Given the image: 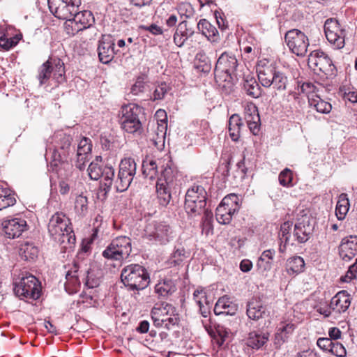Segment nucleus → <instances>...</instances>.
I'll return each instance as SVG.
<instances>
[{"label": "nucleus", "mask_w": 357, "mask_h": 357, "mask_svg": "<svg viewBox=\"0 0 357 357\" xmlns=\"http://www.w3.org/2000/svg\"><path fill=\"white\" fill-rule=\"evenodd\" d=\"M55 144L53 149L49 148L50 153V167L52 172H56L59 177H68L71 174L72 165L69 159L75 151L73 143V137L65 133L54 135Z\"/></svg>", "instance_id": "f257e3e1"}, {"label": "nucleus", "mask_w": 357, "mask_h": 357, "mask_svg": "<svg viewBox=\"0 0 357 357\" xmlns=\"http://www.w3.org/2000/svg\"><path fill=\"white\" fill-rule=\"evenodd\" d=\"M48 231L53 239L63 245L71 248L75 244L76 238L70 220L63 213H56L52 216L48 224Z\"/></svg>", "instance_id": "f03ea898"}, {"label": "nucleus", "mask_w": 357, "mask_h": 357, "mask_svg": "<svg viewBox=\"0 0 357 357\" xmlns=\"http://www.w3.org/2000/svg\"><path fill=\"white\" fill-rule=\"evenodd\" d=\"M151 317L154 326L160 328L164 326L167 330L178 326L180 322L176 308L166 302L155 303L151 310Z\"/></svg>", "instance_id": "7ed1b4c3"}, {"label": "nucleus", "mask_w": 357, "mask_h": 357, "mask_svg": "<svg viewBox=\"0 0 357 357\" xmlns=\"http://www.w3.org/2000/svg\"><path fill=\"white\" fill-rule=\"evenodd\" d=\"M121 279L123 284L130 290L144 289L150 282L146 269L137 264L125 266L121 271Z\"/></svg>", "instance_id": "20e7f679"}, {"label": "nucleus", "mask_w": 357, "mask_h": 357, "mask_svg": "<svg viewBox=\"0 0 357 357\" xmlns=\"http://www.w3.org/2000/svg\"><path fill=\"white\" fill-rule=\"evenodd\" d=\"M142 114L143 108L136 104L122 106L119 114L121 128L128 133H141L142 123L140 117Z\"/></svg>", "instance_id": "39448f33"}, {"label": "nucleus", "mask_w": 357, "mask_h": 357, "mask_svg": "<svg viewBox=\"0 0 357 357\" xmlns=\"http://www.w3.org/2000/svg\"><path fill=\"white\" fill-rule=\"evenodd\" d=\"M13 285L14 293L20 299L37 300L40 296V282L32 274L22 273L19 281L15 280Z\"/></svg>", "instance_id": "423d86ee"}, {"label": "nucleus", "mask_w": 357, "mask_h": 357, "mask_svg": "<svg viewBox=\"0 0 357 357\" xmlns=\"http://www.w3.org/2000/svg\"><path fill=\"white\" fill-rule=\"evenodd\" d=\"M40 85L46 84L50 78L60 84L66 80L64 63L59 58H50L38 68L37 76Z\"/></svg>", "instance_id": "0eeeda50"}, {"label": "nucleus", "mask_w": 357, "mask_h": 357, "mask_svg": "<svg viewBox=\"0 0 357 357\" xmlns=\"http://www.w3.org/2000/svg\"><path fill=\"white\" fill-rule=\"evenodd\" d=\"M307 64L315 74L323 77L328 78L335 75V67L332 60L320 50H314L309 54Z\"/></svg>", "instance_id": "6e6552de"}, {"label": "nucleus", "mask_w": 357, "mask_h": 357, "mask_svg": "<svg viewBox=\"0 0 357 357\" xmlns=\"http://www.w3.org/2000/svg\"><path fill=\"white\" fill-rule=\"evenodd\" d=\"M146 238L159 245H167L174 237L172 227L165 222H154L146 225L144 230Z\"/></svg>", "instance_id": "1a4fd4ad"}, {"label": "nucleus", "mask_w": 357, "mask_h": 357, "mask_svg": "<svg viewBox=\"0 0 357 357\" xmlns=\"http://www.w3.org/2000/svg\"><path fill=\"white\" fill-rule=\"evenodd\" d=\"M137 172V164L132 158H125L120 162L119 172L114 181L118 192L126 191L130 185Z\"/></svg>", "instance_id": "9d476101"}, {"label": "nucleus", "mask_w": 357, "mask_h": 357, "mask_svg": "<svg viewBox=\"0 0 357 357\" xmlns=\"http://www.w3.org/2000/svg\"><path fill=\"white\" fill-rule=\"evenodd\" d=\"M206 204V192L200 185L192 186L188 189L185 198V209L188 214L199 215Z\"/></svg>", "instance_id": "9b49d317"}, {"label": "nucleus", "mask_w": 357, "mask_h": 357, "mask_svg": "<svg viewBox=\"0 0 357 357\" xmlns=\"http://www.w3.org/2000/svg\"><path fill=\"white\" fill-rule=\"evenodd\" d=\"M131 251V239L126 236H120L112 241L103 251L102 256L108 259L120 261L128 258Z\"/></svg>", "instance_id": "f8f14e48"}, {"label": "nucleus", "mask_w": 357, "mask_h": 357, "mask_svg": "<svg viewBox=\"0 0 357 357\" xmlns=\"http://www.w3.org/2000/svg\"><path fill=\"white\" fill-rule=\"evenodd\" d=\"M240 199L236 194H229L225 196L218 205L215 211L218 222L220 224H229L232 216L240 208Z\"/></svg>", "instance_id": "ddd939ff"}, {"label": "nucleus", "mask_w": 357, "mask_h": 357, "mask_svg": "<svg viewBox=\"0 0 357 357\" xmlns=\"http://www.w3.org/2000/svg\"><path fill=\"white\" fill-rule=\"evenodd\" d=\"M238 66V61L231 53L223 52L218 58L214 69L217 82L228 81L235 73Z\"/></svg>", "instance_id": "4468645a"}, {"label": "nucleus", "mask_w": 357, "mask_h": 357, "mask_svg": "<svg viewBox=\"0 0 357 357\" xmlns=\"http://www.w3.org/2000/svg\"><path fill=\"white\" fill-rule=\"evenodd\" d=\"M284 40L290 51L298 56H304L309 47L310 43L307 36L297 29H292L287 31Z\"/></svg>", "instance_id": "2eb2a0df"}, {"label": "nucleus", "mask_w": 357, "mask_h": 357, "mask_svg": "<svg viewBox=\"0 0 357 357\" xmlns=\"http://www.w3.org/2000/svg\"><path fill=\"white\" fill-rule=\"evenodd\" d=\"M324 28L326 39L335 49L340 50L344 47L346 31L337 20L327 19Z\"/></svg>", "instance_id": "dca6fc26"}, {"label": "nucleus", "mask_w": 357, "mask_h": 357, "mask_svg": "<svg viewBox=\"0 0 357 357\" xmlns=\"http://www.w3.org/2000/svg\"><path fill=\"white\" fill-rule=\"evenodd\" d=\"M50 12L59 19L71 17L81 4L80 0H47Z\"/></svg>", "instance_id": "f3484780"}, {"label": "nucleus", "mask_w": 357, "mask_h": 357, "mask_svg": "<svg viewBox=\"0 0 357 357\" xmlns=\"http://www.w3.org/2000/svg\"><path fill=\"white\" fill-rule=\"evenodd\" d=\"M277 72L275 66L266 59L260 60L257 63V73L258 79L265 88L271 86L273 79Z\"/></svg>", "instance_id": "a211bd4d"}, {"label": "nucleus", "mask_w": 357, "mask_h": 357, "mask_svg": "<svg viewBox=\"0 0 357 357\" xmlns=\"http://www.w3.org/2000/svg\"><path fill=\"white\" fill-rule=\"evenodd\" d=\"M3 231L6 237L15 238L22 235L27 229L26 221L21 218H14L3 220L2 222Z\"/></svg>", "instance_id": "6ab92c4d"}, {"label": "nucleus", "mask_w": 357, "mask_h": 357, "mask_svg": "<svg viewBox=\"0 0 357 357\" xmlns=\"http://www.w3.org/2000/svg\"><path fill=\"white\" fill-rule=\"evenodd\" d=\"M114 46L115 43L110 36H102L98 46V58L101 63L107 64L113 60L116 54Z\"/></svg>", "instance_id": "aec40b11"}, {"label": "nucleus", "mask_w": 357, "mask_h": 357, "mask_svg": "<svg viewBox=\"0 0 357 357\" xmlns=\"http://www.w3.org/2000/svg\"><path fill=\"white\" fill-rule=\"evenodd\" d=\"M92 150V144L90 139L83 137L79 142L77 149V160L75 166L79 170H83L86 162L89 161Z\"/></svg>", "instance_id": "412c9836"}, {"label": "nucleus", "mask_w": 357, "mask_h": 357, "mask_svg": "<svg viewBox=\"0 0 357 357\" xmlns=\"http://www.w3.org/2000/svg\"><path fill=\"white\" fill-rule=\"evenodd\" d=\"M351 302V295L346 290H342L331 298L330 308L335 313H344L349 309Z\"/></svg>", "instance_id": "4be33fe9"}, {"label": "nucleus", "mask_w": 357, "mask_h": 357, "mask_svg": "<svg viewBox=\"0 0 357 357\" xmlns=\"http://www.w3.org/2000/svg\"><path fill=\"white\" fill-rule=\"evenodd\" d=\"M247 315L249 319L258 321L268 317L269 312L259 298H252L247 304Z\"/></svg>", "instance_id": "5701e85b"}, {"label": "nucleus", "mask_w": 357, "mask_h": 357, "mask_svg": "<svg viewBox=\"0 0 357 357\" xmlns=\"http://www.w3.org/2000/svg\"><path fill=\"white\" fill-rule=\"evenodd\" d=\"M340 257L344 261H349L357 254V236H350L342 240L339 247Z\"/></svg>", "instance_id": "b1692460"}, {"label": "nucleus", "mask_w": 357, "mask_h": 357, "mask_svg": "<svg viewBox=\"0 0 357 357\" xmlns=\"http://www.w3.org/2000/svg\"><path fill=\"white\" fill-rule=\"evenodd\" d=\"M295 328L296 324L291 321H282L278 325L275 335V344L280 345L286 342Z\"/></svg>", "instance_id": "393cba45"}, {"label": "nucleus", "mask_w": 357, "mask_h": 357, "mask_svg": "<svg viewBox=\"0 0 357 357\" xmlns=\"http://www.w3.org/2000/svg\"><path fill=\"white\" fill-rule=\"evenodd\" d=\"M269 333L259 331L250 332L246 339L248 347L259 349L262 347L268 340Z\"/></svg>", "instance_id": "a878e982"}, {"label": "nucleus", "mask_w": 357, "mask_h": 357, "mask_svg": "<svg viewBox=\"0 0 357 357\" xmlns=\"http://www.w3.org/2000/svg\"><path fill=\"white\" fill-rule=\"evenodd\" d=\"M312 228L309 222H300L294 225V236L299 243H305L310 237Z\"/></svg>", "instance_id": "bb28decb"}, {"label": "nucleus", "mask_w": 357, "mask_h": 357, "mask_svg": "<svg viewBox=\"0 0 357 357\" xmlns=\"http://www.w3.org/2000/svg\"><path fill=\"white\" fill-rule=\"evenodd\" d=\"M193 298L202 315L207 317L211 312V303L208 301L206 292L203 289H196L193 293Z\"/></svg>", "instance_id": "cd10ccee"}, {"label": "nucleus", "mask_w": 357, "mask_h": 357, "mask_svg": "<svg viewBox=\"0 0 357 357\" xmlns=\"http://www.w3.org/2000/svg\"><path fill=\"white\" fill-rule=\"evenodd\" d=\"M176 291L175 282L169 278L160 280L155 286V292L159 297H167Z\"/></svg>", "instance_id": "c85d7f7f"}, {"label": "nucleus", "mask_w": 357, "mask_h": 357, "mask_svg": "<svg viewBox=\"0 0 357 357\" xmlns=\"http://www.w3.org/2000/svg\"><path fill=\"white\" fill-rule=\"evenodd\" d=\"M197 29L201 33L211 42H217L219 40L218 31L206 19H202L197 23Z\"/></svg>", "instance_id": "c756f323"}, {"label": "nucleus", "mask_w": 357, "mask_h": 357, "mask_svg": "<svg viewBox=\"0 0 357 357\" xmlns=\"http://www.w3.org/2000/svg\"><path fill=\"white\" fill-rule=\"evenodd\" d=\"M243 88L245 93L253 98H257L261 95V88L253 76H245Z\"/></svg>", "instance_id": "7c9ffc66"}, {"label": "nucleus", "mask_w": 357, "mask_h": 357, "mask_svg": "<svg viewBox=\"0 0 357 357\" xmlns=\"http://www.w3.org/2000/svg\"><path fill=\"white\" fill-rule=\"evenodd\" d=\"M305 265L303 258L294 256L287 260L285 270L289 275H296L304 271Z\"/></svg>", "instance_id": "2f4dec72"}, {"label": "nucleus", "mask_w": 357, "mask_h": 357, "mask_svg": "<svg viewBox=\"0 0 357 357\" xmlns=\"http://www.w3.org/2000/svg\"><path fill=\"white\" fill-rule=\"evenodd\" d=\"M243 127L241 118L238 114H232L229 119V134L234 142H237L241 137V131Z\"/></svg>", "instance_id": "473e14b6"}, {"label": "nucleus", "mask_w": 357, "mask_h": 357, "mask_svg": "<svg viewBox=\"0 0 357 357\" xmlns=\"http://www.w3.org/2000/svg\"><path fill=\"white\" fill-rule=\"evenodd\" d=\"M170 185L165 184L162 179H159L156 183V193L159 203L162 206H167L172 198Z\"/></svg>", "instance_id": "72a5a7b5"}, {"label": "nucleus", "mask_w": 357, "mask_h": 357, "mask_svg": "<svg viewBox=\"0 0 357 357\" xmlns=\"http://www.w3.org/2000/svg\"><path fill=\"white\" fill-rule=\"evenodd\" d=\"M19 255L25 261L34 260L38 257V249L33 243L25 242L20 245Z\"/></svg>", "instance_id": "f704fd0d"}, {"label": "nucleus", "mask_w": 357, "mask_h": 357, "mask_svg": "<svg viewBox=\"0 0 357 357\" xmlns=\"http://www.w3.org/2000/svg\"><path fill=\"white\" fill-rule=\"evenodd\" d=\"M78 10L79 7H77V12L73 14L72 17L76 20L79 27L84 31L91 25V22H93V17L89 11L79 12Z\"/></svg>", "instance_id": "c9c22d12"}, {"label": "nucleus", "mask_w": 357, "mask_h": 357, "mask_svg": "<svg viewBox=\"0 0 357 357\" xmlns=\"http://www.w3.org/2000/svg\"><path fill=\"white\" fill-rule=\"evenodd\" d=\"M309 105L321 114H328L332 109V105L329 102L325 101L321 98V94L314 98H310Z\"/></svg>", "instance_id": "e433bc0d"}, {"label": "nucleus", "mask_w": 357, "mask_h": 357, "mask_svg": "<svg viewBox=\"0 0 357 357\" xmlns=\"http://www.w3.org/2000/svg\"><path fill=\"white\" fill-rule=\"evenodd\" d=\"M349 208V201L346 193H342L338 197L335 208V215L338 220H342L345 218Z\"/></svg>", "instance_id": "4c0bfd02"}, {"label": "nucleus", "mask_w": 357, "mask_h": 357, "mask_svg": "<svg viewBox=\"0 0 357 357\" xmlns=\"http://www.w3.org/2000/svg\"><path fill=\"white\" fill-rule=\"evenodd\" d=\"M114 169L112 166H105L102 170V185L104 186L105 192L110 190L112 184L114 185Z\"/></svg>", "instance_id": "58836bf2"}, {"label": "nucleus", "mask_w": 357, "mask_h": 357, "mask_svg": "<svg viewBox=\"0 0 357 357\" xmlns=\"http://www.w3.org/2000/svg\"><path fill=\"white\" fill-rule=\"evenodd\" d=\"M301 91L305 93L310 101V98H314L317 95L320 94V91H323V87L320 84H314L311 82H304L300 86Z\"/></svg>", "instance_id": "ea45409f"}, {"label": "nucleus", "mask_w": 357, "mask_h": 357, "mask_svg": "<svg viewBox=\"0 0 357 357\" xmlns=\"http://www.w3.org/2000/svg\"><path fill=\"white\" fill-rule=\"evenodd\" d=\"M275 254V251L273 249L264 250L257 261V266L264 271H269L272 267V260Z\"/></svg>", "instance_id": "a19ab883"}, {"label": "nucleus", "mask_w": 357, "mask_h": 357, "mask_svg": "<svg viewBox=\"0 0 357 357\" xmlns=\"http://www.w3.org/2000/svg\"><path fill=\"white\" fill-rule=\"evenodd\" d=\"M142 174L145 178L155 179L158 175V165L155 160L146 159L142 162Z\"/></svg>", "instance_id": "79ce46f5"}, {"label": "nucleus", "mask_w": 357, "mask_h": 357, "mask_svg": "<svg viewBox=\"0 0 357 357\" xmlns=\"http://www.w3.org/2000/svg\"><path fill=\"white\" fill-rule=\"evenodd\" d=\"M185 30L186 20H183L178 24L174 34V43L179 47H182L187 40Z\"/></svg>", "instance_id": "37998d69"}, {"label": "nucleus", "mask_w": 357, "mask_h": 357, "mask_svg": "<svg viewBox=\"0 0 357 357\" xmlns=\"http://www.w3.org/2000/svg\"><path fill=\"white\" fill-rule=\"evenodd\" d=\"M177 175V171L175 168L167 165L161 172L160 176L158 178L162 179V182L167 185H172Z\"/></svg>", "instance_id": "c03bdc74"}, {"label": "nucleus", "mask_w": 357, "mask_h": 357, "mask_svg": "<svg viewBox=\"0 0 357 357\" xmlns=\"http://www.w3.org/2000/svg\"><path fill=\"white\" fill-rule=\"evenodd\" d=\"M288 82L289 79L287 76L284 73L278 70L273 79L271 86L278 91H284L287 87Z\"/></svg>", "instance_id": "a18cd8bd"}, {"label": "nucleus", "mask_w": 357, "mask_h": 357, "mask_svg": "<svg viewBox=\"0 0 357 357\" xmlns=\"http://www.w3.org/2000/svg\"><path fill=\"white\" fill-rule=\"evenodd\" d=\"M75 210L81 216H84L88 211V199L82 194L76 197L75 200Z\"/></svg>", "instance_id": "49530a36"}, {"label": "nucleus", "mask_w": 357, "mask_h": 357, "mask_svg": "<svg viewBox=\"0 0 357 357\" xmlns=\"http://www.w3.org/2000/svg\"><path fill=\"white\" fill-rule=\"evenodd\" d=\"M185 254L186 252L183 247L176 248L171 255L169 264L174 266H180L183 263V260L187 257Z\"/></svg>", "instance_id": "de8ad7c7"}, {"label": "nucleus", "mask_w": 357, "mask_h": 357, "mask_svg": "<svg viewBox=\"0 0 357 357\" xmlns=\"http://www.w3.org/2000/svg\"><path fill=\"white\" fill-rule=\"evenodd\" d=\"M16 199L11 194H8L3 188H0V211L13 206Z\"/></svg>", "instance_id": "09e8293b"}, {"label": "nucleus", "mask_w": 357, "mask_h": 357, "mask_svg": "<svg viewBox=\"0 0 357 357\" xmlns=\"http://www.w3.org/2000/svg\"><path fill=\"white\" fill-rule=\"evenodd\" d=\"M196 68L204 73H209L211 69V64L208 58L202 54H197Z\"/></svg>", "instance_id": "8fccbe9b"}, {"label": "nucleus", "mask_w": 357, "mask_h": 357, "mask_svg": "<svg viewBox=\"0 0 357 357\" xmlns=\"http://www.w3.org/2000/svg\"><path fill=\"white\" fill-rule=\"evenodd\" d=\"M65 20L64 30L69 36H75L79 31H83L73 17Z\"/></svg>", "instance_id": "3c124183"}, {"label": "nucleus", "mask_w": 357, "mask_h": 357, "mask_svg": "<svg viewBox=\"0 0 357 357\" xmlns=\"http://www.w3.org/2000/svg\"><path fill=\"white\" fill-rule=\"evenodd\" d=\"M103 168L98 162H91L87 169L90 178L95 181L100 178Z\"/></svg>", "instance_id": "603ef678"}, {"label": "nucleus", "mask_w": 357, "mask_h": 357, "mask_svg": "<svg viewBox=\"0 0 357 357\" xmlns=\"http://www.w3.org/2000/svg\"><path fill=\"white\" fill-rule=\"evenodd\" d=\"M279 183L284 187L292 186L293 172L289 169L285 168L279 174Z\"/></svg>", "instance_id": "864d4df0"}, {"label": "nucleus", "mask_w": 357, "mask_h": 357, "mask_svg": "<svg viewBox=\"0 0 357 357\" xmlns=\"http://www.w3.org/2000/svg\"><path fill=\"white\" fill-rule=\"evenodd\" d=\"M291 227V223L289 222H284L280 226V229L278 233L280 241L288 244L289 243L290 238V230Z\"/></svg>", "instance_id": "5fc2aeb1"}, {"label": "nucleus", "mask_w": 357, "mask_h": 357, "mask_svg": "<svg viewBox=\"0 0 357 357\" xmlns=\"http://www.w3.org/2000/svg\"><path fill=\"white\" fill-rule=\"evenodd\" d=\"M146 86V77L144 75H140L137 77L135 84L130 89V93L134 96H137L144 92Z\"/></svg>", "instance_id": "6e6d98bb"}, {"label": "nucleus", "mask_w": 357, "mask_h": 357, "mask_svg": "<svg viewBox=\"0 0 357 357\" xmlns=\"http://www.w3.org/2000/svg\"><path fill=\"white\" fill-rule=\"evenodd\" d=\"M244 116L246 121H250L252 118L256 120L259 116L257 106L252 102L247 103L244 107Z\"/></svg>", "instance_id": "4d7b16f0"}, {"label": "nucleus", "mask_w": 357, "mask_h": 357, "mask_svg": "<svg viewBox=\"0 0 357 357\" xmlns=\"http://www.w3.org/2000/svg\"><path fill=\"white\" fill-rule=\"evenodd\" d=\"M338 95L345 100H349L353 103L357 102V91H351L350 89H346L343 86L340 88Z\"/></svg>", "instance_id": "13d9d810"}, {"label": "nucleus", "mask_w": 357, "mask_h": 357, "mask_svg": "<svg viewBox=\"0 0 357 357\" xmlns=\"http://www.w3.org/2000/svg\"><path fill=\"white\" fill-rule=\"evenodd\" d=\"M177 10L178 14L186 18L190 17L194 13V9L190 3L182 2L177 6Z\"/></svg>", "instance_id": "bf43d9fd"}, {"label": "nucleus", "mask_w": 357, "mask_h": 357, "mask_svg": "<svg viewBox=\"0 0 357 357\" xmlns=\"http://www.w3.org/2000/svg\"><path fill=\"white\" fill-rule=\"evenodd\" d=\"M169 86L165 82H161L158 84L153 93V100H162L165 94L169 91Z\"/></svg>", "instance_id": "052dcab7"}, {"label": "nucleus", "mask_w": 357, "mask_h": 357, "mask_svg": "<svg viewBox=\"0 0 357 357\" xmlns=\"http://www.w3.org/2000/svg\"><path fill=\"white\" fill-rule=\"evenodd\" d=\"M18 43V39L16 37L8 38L5 34L0 36V47L5 50H8L13 47L15 46Z\"/></svg>", "instance_id": "680f3d73"}, {"label": "nucleus", "mask_w": 357, "mask_h": 357, "mask_svg": "<svg viewBox=\"0 0 357 357\" xmlns=\"http://www.w3.org/2000/svg\"><path fill=\"white\" fill-rule=\"evenodd\" d=\"M253 38H252V42L248 41L247 44H243V52L244 54H247L248 59H253L256 56V53L257 52V48L256 47V44L252 43Z\"/></svg>", "instance_id": "e2e57ef3"}, {"label": "nucleus", "mask_w": 357, "mask_h": 357, "mask_svg": "<svg viewBox=\"0 0 357 357\" xmlns=\"http://www.w3.org/2000/svg\"><path fill=\"white\" fill-rule=\"evenodd\" d=\"M357 275V258L356 259L355 263L349 267L346 275L342 278V280L345 282H349L351 280L356 278Z\"/></svg>", "instance_id": "0e129e2a"}, {"label": "nucleus", "mask_w": 357, "mask_h": 357, "mask_svg": "<svg viewBox=\"0 0 357 357\" xmlns=\"http://www.w3.org/2000/svg\"><path fill=\"white\" fill-rule=\"evenodd\" d=\"M329 353L338 357H343L347 354L344 347L337 341L334 342L332 347H331Z\"/></svg>", "instance_id": "69168bd1"}, {"label": "nucleus", "mask_w": 357, "mask_h": 357, "mask_svg": "<svg viewBox=\"0 0 357 357\" xmlns=\"http://www.w3.org/2000/svg\"><path fill=\"white\" fill-rule=\"evenodd\" d=\"M334 341L329 337H319L317 340V344L322 350L330 352Z\"/></svg>", "instance_id": "338daca9"}, {"label": "nucleus", "mask_w": 357, "mask_h": 357, "mask_svg": "<svg viewBox=\"0 0 357 357\" xmlns=\"http://www.w3.org/2000/svg\"><path fill=\"white\" fill-rule=\"evenodd\" d=\"M256 119L255 120L252 118L250 121H246L250 132L255 135H257L260 130V117L257 116Z\"/></svg>", "instance_id": "774afa93"}]
</instances>
